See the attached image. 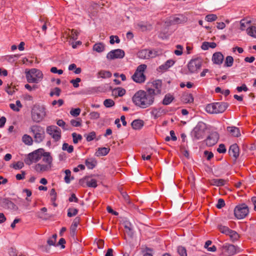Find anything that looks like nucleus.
Segmentation results:
<instances>
[{
	"label": "nucleus",
	"instance_id": "9",
	"mask_svg": "<svg viewBox=\"0 0 256 256\" xmlns=\"http://www.w3.org/2000/svg\"><path fill=\"white\" fill-rule=\"evenodd\" d=\"M206 126L203 122H199L192 132V136L197 140L202 138L205 134Z\"/></svg>",
	"mask_w": 256,
	"mask_h": 256
},
{
	"label": "nucleus",
	"instance_id": "40",
	"mask_svg": "<svg viewBox=\"0 0 256 256\" xmlns=\"http://www.w3.org/2000/svg\"><path fill=\"white\" fill-rule=\"evenodd\" d=\"M62 150L68 152V153H72L74 150V147L72 145H69L68 143H64L62 146Z\"/></svg>",
	"mask_w": 256,
	"mask_h": 256
},
{
	"label": "nucleus",
	"instance_id": "42",
	"mask_svg": "<svg viewBox=\"0 0 256 256\" xmlns=\"http://www.w3.org/2000/svg\"><path fill=\"white\" fill-rule=\"evenodd\" d=\"M82 120L80 118H78L76 120H72L70 122V124L74 127L80 126L82 125Z\"/></svg>",
	"mask_w": 256,
	"mask_h": 256
},
{
	"label": "nucleus",
	"instance_id": "32",
	"mask_svg": "<svg viewBox=\"0 0 256 256\" xmlns=\"http://www.w3.org/2000/svg\"><path fill=\"white\" fill-rule=\"evenodd\" d=\"M34 136V141L36 143H40L43 141L45 137V132H43L39 134H37Z\"/></svg>",
	"mask_w": 256,
	"mask_h": 256
},
{
	"label": "nucleus",
	"instance_id": "27",
	"mask_svg": "<svg viewBox=\"0 0 256 256\" xmlns=\"http://www.w3.org/2000/svg\"><path fill=\"white\" fill-rule=\"evenodd\" d=\"M126 94V90L122 88H118L112 90V94L116 97L122 96Z\"/></svg>",
	"mask_w": 256,
	"mask_h": 256
},
{
	"label": "nucleus",
	"instance_id": "61",
	"mask_svg": "<svg viewBox=\"0 0 256 256\" xmlns=\"http://www.w3.org/2000/svg\"><path fill=\"white\" fill-rule=\"evenodd\" d=\"M96 138V133L94 132H90L86 136V140L88 142Z\"/></svg>",
	"mask_w": 256,
	"mask_h": 256
},
{
	"label": "nucleus",
	"instance_id": "18",
	"mask_svg": "<svg viewBox=\"0 0 256 256\" xmlns=\"http://www.w3.org/2000/svg\"><path fill=\"white\" fill-rule=\"evenodd\" d=\"M187 18L183 15L172 16L170 18V22L172 24H176L186 22Z\"/></svg>",
	"mask_w": 256,
	"mask_h": 256
},
{
	"label": "nucleus",
	"instance_id": "26",
	"mask_svg": "<svg viewBox=\"0 0 256 256\" xmlns=\"http://www.w3.org/2000/svg\"><path fill=\"white\" fill-rule=\"evenodd\" d=\"M110 150V148H99L96 152V156H106L109 152Z\"/></svg>",
	"mask_w": 256,
	"mask_h": 256
},
{
	"label": "nucleus",
	"instance_id": "4",
	"mask_svg": "<svg viewBox=\"0 0 256 256\" xmlns=\"http://www.w3.org/2000/svg\"><path fill=\"white\" fill-rule=\"evenodd\" d=\"M228 106V104L224 102H214L206 105L205 109L209 114H217L224 112Z\"/></svg>",
	"mask_w": 256,
	"mask_h": 256
},
{
	"label": "nucleus",
	"instance_id": "43",
	"mask_svg": "<svg viewBox=\"0 0 256 256\" xmlns=\"http://www.w3.org/2000/svg\"><path fill=\"white\" fill-rule=\"evenodd\" d=\"M219 230L222 234H228V232H230V229L228 227L226 226H224L222 225H220L218 226Z\"/></svg>",
	"mask_w": 256,
	"mask_h": 256
},
{
	"label": "nucleus",
	"instance_id": "54",
	"mask_svg": "<svg viewBox=\"0 0 256 256\" xmlns=\"http://www.w3.org/2000/svg\"><path fill=\"white\" fill-rule=\"evenodd\" d=\"M176 48L178 50H175L174 53L176 56H181L182 54V46L181 45L178 44L176 46Z\"/></svg>",
	"mask_w": 256,
	"mask_h": 256
},
{
	"label": "nucleus",
	"instance_id": "37",
	"mask_svg": "<svg viewBox=\"0 0 256 256\" xmlns=\"http://www.w3.org/2000/svg\"><path fill=\"white\" fill-rule=\"evenodd\" d=\"M174 98L170 94H167L165 96L163 100L162 104L164 105H168L172 102Z\"/></svg>",
	"mask_w": 256,
	"mask_h": 256
},
{
	"label": "nucleus",
	"instance_id": "50",
	"mask_svg": "<svg viewBox=\"0 0 256 256\" xmlns=\"http://www.w3.org/2000/svg\"><path fill=\"white\" fill-rule=\"evenodd\" d=\"M61 90L59 88H55L52 91L50 92V96H52L54 95L56 96H60V94Z\"/></svg>",
	"mask_w": 256,
	"mask_h": 256
},
{
	"label": "nucleus",
	"instance_id": "10",
	"mask_svg": "<svg viewBox=\"0 0 256 256\" xmlns=\"http://www.w3.org/2000/svg\"><path fill=\"white\" fill-rule=\"evenodd\" d=\"M202 65V60L200 58H196L190 60L188 64V70L191 73H194L200 69Z\"/></svg>",
	"mask_w": 256,
	"mask_h": 256
},
{
	"label": "nucleus",
	"instance_id": "6",
	"mask_svg": "<svg viewBox=\"0 0 256 256\" xmlns=\"http://www.w3.org/2000/svg\"><path fill=\"white\" fill-rule=\"evenodd\" d=\"M44 151L43 148H39L29 154L24 160L25 163L28 165H30L34 162H38L42 158Z\"/></svg>",
	"mask_w": 256,
	"mask_h": 256
},
{
	"label": "nucleus",
	"instance_id": "24",
	"mask_svg": "<svg viewBox=\"0 0 256 256\" xmlns=\"http://www.w3.org/2000/svg\"><path fill=\"white\" fill-rule=\"evenodd\" d=\"M43 132H44V128L38 125H33L30 128V132H32L33 136Z\"/></svg>",
	"mask_w": 256,
	"mask_h": 256
},
{
	"label": "nucleus",
	"instance_id": "57",
	"mask_svg": "<svg viewBox=\"0 0 256 256\" xmlns=\"http://www.w3.org/2000/svg\"><path fill=\"white\" fill-rule=\"evenodd\" d=\"M137 28L142 31L146 30L148 28L147 25L143 22H140L136 24Z\"/></svg>",
	"mask_w": 256,
	"mask_h": 256
},
{
	"label": "nucleus",
	"instance_id": "25",
	"mask_svg": "<svg viewBox=\"0 0 256 256\" xmlns=\"http://www.w3.org/2000/svg\"><path fill=\"white\" fill-rule=\"evenodd\" d=\"M4 206L6 208L16 210H18V206L12 201L8 199H4L3 200Z\"/></svg>",
	"mask_w": 256,
	"mask_h": 256
},
{
	"label": "nucleus",
	"instance_id": "16",
	"mask_svg": "<svg viewBox=\"0 0 256 256\" xmlns=\"http://www.w3.org/2000/svg\"><path fill=\"white\" fill-rule=\"evenodd\" d=\"M138 56L142 59H148L155 57L156 54L155 52L146 49L142 50L137 54Z\"/></svg>",
	"mask_w": 256,
	"mask_h": 256
},
{
	"label": "nucleus",
	"instance_id": "28",
	"mask_svg": "<svg viewBox=\"0 0 256 256\" xmlns=\"http://www.w3.org/2000/svg\"><path fill=\"white\" fill-rule=\"evenodd\" d=\"M131 125L134 129L140 130L142 127L144 125V122L142 120H136L132 122Z\"/></svg>",
	"mask_w": 256,
	"mask_h": 256
},
{
	"label": "nucleus",
	"instance_id": "52",
	"mask_svg": "<svg viewBox=\"0 0 256 256\" xmlns=\"http://www.w3.org/2000/svg\"><path fill=\"white\" fill-rule=\"evenodd\" d=\"M110 44H114V42H116L117 44H118L120 42V40L119 38L116 36H110Z\"/></svg>",
	"mask_w": 256,
	"mask_h": 256
},
{
	"label": "nucleus",
	"instance_id": "38",
	"mask_svg": "<svg viewBox=\"0 0 256 256\" xmlns=\"http://www.w3.org/2000/svg\"><path fill=\"white\" fill-rule=\"evenodd\" d=\"M98 76L103 78H108L112 76V74L109 71L100 70L98 73Z\"/></svg>",
	"mask_w": 256,
	"mask_h": 256
},
{
	"label": "nucleus",
	"instance_id": "31",
	"mask_svg": "<svg viewBox=\"0 0 256 256\" xmlns=\"http://www.w3.org/2000/svg\"><path fill=\"white\" fill-rule=\"evenodd\" d=\"M174 62L172 60H168L164 64L159 66V69L166 70L174 65Z\"/></svg>",
	"mask_w": 256,
	"mask_h": 256
},
{
	"label": "nucleus",
	"instance_id": "11",
	"mask_svg": "<svg viewBox=\"0 0 256 256\" xmlns=\"http://www.w3.org/2000/svg\"><path fill=\"white\" fill-rule=\"evenodd\" d=\"M46 132L50 135L55 141H58L61 138V132L59 128L55 126H50L46 128Z\"/></svg>",
	"mask_w": 256,
	"mask_h": 256
},
{
	"label": "nucleus",
	"instance_id": "45",
	"mask_svg": "<svg viewBox=\"0 0 256 256\" xmlns=\"http://www.w3.org/2000/svg\"><path fill=\"white\" fill-rule=\"evenodd\" d=\"M78 212V210L75 208H70L68 210V217H72L76 216Z\"/></svg>",
	"mask_w": 256,
	"mask_h": 256
},
{
	"label": "nucleus",
	"instance_id": "49",
	"mask_svg": "<svg viewBox=\"0 0 256 256\" xmlns=\"http://www.w3.org/2000/svg\"><path fill=\"white\" fill-rule=\"evenodd\" d=\"M218 17L216 14H210L206 16V20L208 22L215 21Z\"/></svg>",
	"mask_w": 256,
	"mask_h": 256
},
{
	"label": "nucleus",
	"instance_id": "51",
	"mask_svg": "<svg viewBox=\"0 0 256 256\" xmlns=\"http://www.w3.org/2000/svg\"><path fill=\"white\" fill-rule=\"evenodd\" d=\"M66 176L64 177V180L65 182L67 184H68L70 182V176L71 175V172L70 170H66L64 171Z\"/></svg>",
	"mask_w": 256,
	"mask_h": 256
},
{
	"label": "nucleus",
	"instance_id": "14",
	"mask_svg": "<svg viewBox=\"0 0 256 256\" xmlns=\"http://www.w3.org/2000/svg\"><path fill=\"white\" fill-rule=\"evenodd\" d=\"M222 254L226 256H232L236 253V249L234 246L230 244H225L221 248Z\"/></svg>",
	"mask_w": 256,
	"mask_h": 256
},
{
	"label": "nucleus",
	"instance_id": "59",
	"mask_svg": "<svg viewBox=\"0 0 256 256\" xmlns=\"http://www.w3.org/2000/svg\"><path fill=\"white\" fill-rule=\"evenodd\" d=\"M81 81L80 78H77L75 80H72L70 82L73 84L74 88H78L79 86L78 83Z\"/></svg>",
	"mask_w": 256,
	"mask_h": 256
},
{
	"label": "nucleus",
	"instance_id": "8",
	"mask_svg": "<svg viewBox=\"0 0 256 256\" xmlns=\"http://www.w3.org/2000/svg\"><path fill=\"white\" fill-rule=\"evenodd\" d=\"M248 206L246 204H242L236 206L234 210V214L238 219H242L248 214Z\"/></svg>",
	"mask_w": 256,
	"mask_h": 256
},
{
	"label": "nucleus",
	"instance_id": "63",
	"mask_svg": "<svg viewBox=\"0 0 256 256\" xmlns=\"http://www.w3.org/2000/svg\"><path fill=\"white\" fill-rule=\"evenodd\" d=\"M50 195L52 196L51 200L52 201H55L56 198V192L54 188L50 190Z\"/></svg>",
	"mask_w": 256,
	"mask_h": 256
},
{
	"label": "nucleus",
	"instance_id": "15",
	"mask_svg": "<svg viewBox=\"0 0 256 256\" xmlns=\"http://www.w3.org/2000/svg\"><path fill=\"white\" fill-rule=\"evenodd\" d=\"M162 81L156 80L152 83L151 87L148 88V90H152L154 92L152 95L155 97L156 95L161 94Z\"/></svg>",
	"mask_w": 256,
	"mask_h": 256
},
{
	"label": "nucleus",
	"instance_id": "60",
	"mask_svg": "<svg viewBox=\"0 0 256 256\" xmlns=\"http://www.w3.org/2000/svg\"><path fill=\"white\" fill-rule=\"evenodd\" d=\"M225 206V202L223 199L220 198L218 200V203L216 204V207L218 208H221Z\"/></svg>",
	"mask_w": 256,
	"mask_h": 256
},
{
	"label": "nucleus",
	"instance_id": "17",
	"mask_svg": "<svg viewBox=\"0 0 256 256\" xmlns=\"http://www.w3.org/2000/svg\"><path fill=\"white\" fill-rule=\"evenodd\" d=\"M219 138L218 134L216 132L212 133L206 140V144L208 146L214 145Z\"/></svg>",
	"mask_w": 256,
	"mask_h": 256
},
{
	"label": "nucleus",
	"instance_id": "13",
	"mask_svg": "<svg viewBox=\"0 0 256 256\" xmlns=\"http://www.w3.org/2000/svg\"><path fill=\"white\" fill-rule=\"evenodd\" d=\"M79 184L83 187L88 186L95 188L98 186L96 180L88 176H86L84 178L80 179L79 181Z\"/></svg>",
	"mask_w": 256,
	"mask_h": 256
},
{
	"label": "nucleus",
	"instance_id": "23",
	"mask_svg": "<svg viewBox=\"0 0 256 256\" xmlns=\"http://www.w3.org/2000/svg\"><path fill=\"white\" fill-rule=\"evenodd\" d=\"M224 56L221 52H215L212 56V61L216 64H220L224 60Z\"/></svg>",
	"mask_w": 256,
	"mask_h": 256
},
{
	"label": "nucleus",
	"instance_id": "35",
	"mask_svg": "<svg viewBox=\"0 0 256 256\" xmlns=\"http://www.w3.org/2000/svg\"><path fill=\"white\" fill-rule=\"evenodd\" d=\"M85 164L89 169H92L96 164V162L94 159L90 158L86 160Z\"/></svg>",
	"mask_w": 256,
	"mask_h": 256
},
{
	"label": "nucleus",
	"instance_id": "3",
	"mask_svg": "<svg viewBox=\"0 0 256 256\" xmlns=\"http://www.w3.org/2000/svg\"><path fill=\"white\" fill-rule=\"evenodd\" d=\"M26 80L29 83L37 84L42 81L44 75L41 70L36 68H32L25 72Z\"/></svg>",
	"mask_w": 256,
	"mask_h": 256
},
{
	"label": "nucleus",
	"instance_id": "46",
	"mask_svg": "<svg viewBox=\"0 0 256 256\" xmlns=\"http://www.w3.org/2000/svg\"><path fill=\"white\" fill-rule=\"evenodd\" d=\"M72 136L74 144H77L79 140L82 139V136L80 134H76L75 132L72 134Z\"/></svg>",
	"mask_w": 256,
	"mask_h": 256
},
{
	"label": "nucleus",
	"instance_id": "19",
	"mask_svg": "<svg viewBox=\"0 0 256 256\" xmlns=\"http://www.w3.org/2000/svg\"><path fill=\"white\" fill-rule=\"evenodd\" d=\"M226 130L229 134L234 137L238 138L241 135L240 128L235 126H228Z\"/></svg>",
	"mask_w": 256,
	"mask_h": 256
},
{
	"label": "nucleus",
	"instance_id": "39",
	"mask_svg": "<svg viewBox=\"0 0 256 256\" xmlns=\"http://www.w3.org/2000/svg\"><path fill=\"white\" fill-rule=\"evenodd\" d=\"M227 235L229 236L231 240L233 241L237 240L239 238L238 234L236 232L232 230H230Z\"/></svg>",
	"mask_w": 256,
	"mask_h": 256
},
{
	"label": "nucleus",
	"instance_id": "62",
	"mask_svg": "<svg viewBox=\"0 0 256 256\" xmlns=\"http://www.w3.org/2000/svg\"><path fill=\"white\" fill-rule=\"evenodd\" d=\"M219 153H225L226 152V148L224 144H220L217 150Z\"/></svg>",
	"mask_w": 256,
	"mask_h": 256
},
{
	"label": "nucleus",
	"instance_id": "53",
	"mask_svg": "<svg viewBox=\"0 0 256 256\" xmlns=\"http://www.w3.org/2000/svg\"><path fill=\"white\" fill-rule=\"evenodd\" d=\"M24 164L22 162H17L12 164V168L15 170H20L23 168Z\"/></svg>",
	"mask_w": 256,
	"mask_h": 256
},
{
	"label": "nucleus",
	"instance_id": "41",
	"mask_svg": "<svg viewBox=\"0 0 256 256\" xmlns=\"http://www.w3.org/2000/svg\"><path fill=\"white\" fill-rule=\"evenodd\" d=\"M234 62V58L232 56H228L226 57L224 66L227 67H230L232 66Z\"/></svg>",
	"mask_w": 256,
	"mask_h": 256
},
{
	"label": "nucleus",
	"instance_id": "36",
	"mask_svg": "<svg viewBox=\"0 0 256 256\" xmlns=\"http://www.w3.org/2000/svg\"><path fill=\"white\" fill-rule=\"evenodd\" d=\"M251 23V21L250 20H242L240 22V29L242 30H245L246 28H247L248 26H250V24Z\"/></svg>",
	"mask_w": 256,
	"mask_h": 256
},
{
	"label": "nucleus",
	"instance_id": "30",
	"mask_svg": "<svg viewBox=\"0 0 256 256\" xmlns=\"http://www.w3.org/2000/svg\"><path fill=\"white\" fill-rule=\"evenodd\" d=\"M105 45L102 42L94 44L93 46V50L98 52H102L104 50Z\"/></svg>",
	"mask_w": 256,
	"mask_h": 256
},
{
	"label": "nucleus",
	"instance_id": "2",
	"mask_svg": "<svg viewBox=\"0 0 256 256\" xmlns=\"http://www.w3.org/2000/svg\"><path fill=\"white\" fill-rule=\"evenodd\" d=\"M42 160L34 166V170L38 172H43L51 170L52 166V158L49 152L44 151Z\"/></svg>",
	"mask_w": 256,
	"mask_h": 256
},
{
	"label": "nucleus",
	"instance_id": "7",
	"mask_svg": "<svg viewBox=\"0 0 256 256\" xmlns=\"http://www.w3.org/2000/svg\"><path fill=\"white\" fill-rule=\"evenodd\" d=\"M146 68V65L144 64H140L138 66L135 72L132 76L133 80L137 83L144 82L146 80V76L144 72Z\"/></svg>",
	"mask_w": 256,
	"mask_h": 256
},
{
	"label": "nucleus",
	"instance_id": "22",
	"mask_svg": "<svg viewBox=\"0 0 256 256\" xmlns=\"http://www.w3.org/2000/svg\"><path fill=\"white\" fill-rule=\"evenodd\" d=\"M80 218L79 217L76 218L70 228V234L72 236L74 237L76 234V232L77 226L80 222Z\"/></svg>",
	"mask_w": 256,
	"mask_h": 256
},
{
	"label": "nucleus",
	"instance_id": "34",
	"mask_svg": "<svg viewBox=\"0 0 256 256\" xmlns=\"http://www.w3.org/2000/svg\"><path fill=\"white\" fill-rule=\"evenodd\" d=\"M246 32L250 36L256 38V26H250L246 28Z\"/></svg>",
	"mask_w": 256,
	"mask_h": 256
},
{
	"label": "nucleus",
	"instance_id": "5",
	"mask_svg": "<svg viewBox=\"0 0 256 256\" xmlns=\"http://www.w3.org/2000/svg\"><path fill=\"white\" fill-rule=\"evenodd\" d=\"M46 108L42 106L35 105L32 110V118L34 122H40L46 116Z\"/></svg>",
	"mask_w": 256,
	"mask_h": 256
},
{
	"label": "nucleus",
	"instance_id": "56",
	"mask_svg": "<svg viewBox=\"0 0 256 256\" xmlns=\"http://www.w3.org/2000/svg\"><path fill=\"white\" fill-rule=\"evenodd\" d=\"M78 32L76 30H72L71 31V34H68L69 37L74 40H76L78 38Z\"/></svg>",
	"mask_w": 256,
	"mask_h": 256
},
{
	"label": "nucleus",
	"instance_id": "12",
	"mask_svg": "<svg viewBox=\"0 0 256 256\" xmlns=\"http://www.w3.org/2000/svg\"><path fill=\"white\" fill-rule=\"evenodd\" d=\"M124 52L121 49H116L110 51L106 55L108 60L122 58L124 56Z\"/></svg>",
	"mask_w": 256,
	"mask_h": 256
},
{
	"label": "nucleus",
	"instance_id": "33",
	"mask_svg": "<svg viewBox=\"0 0 256 256\" xmlns=\"http://www.w3.org/2000/svg\"><path fill=\"white\" fill-rule=\"evenodd\" d=\"M22 141L24 143L28 146H31L33 143V140L32 138L26 134H25L22 136Z\"/></svg>",
	"mask_w": 256,
	"mask_h": 256
},
{
	"label": "nucleus",
	"instance_id": "20",
	"mask_svg": "<svg viewBox=\"0 0 256 256\" xmlns=\"http://www.w3.org/2000/svg\"><path fill=\"white\" fill-rule=\"evenodd\" d=\"M168 112L166 110L160 108H153L150 112L152 115L154 116V119H156L162 115H164Z\"/></svg>",
	"mask_w": 256,
	"mask_h": 256
},
{
	"label": "nucleus",
	"instance_id": "58",
	"mask_svg": "<svg viewBox=\"0 0 256 256\" xmlns=\"http://www.w3.org/2000/svg\"><path fill=\"white\" fill-rule=\"evenodd\" d=\"M80 109L79 108L72 109L70 111V114L74 116H78L80 114Z\"/></svg>",
	"mask_w": 256,
	"mask_h": 256
},
{
	"label": "nucleus",
	"instance_id": "48",
	"mask_svg": "<svg viewBox=\"0 0 256 256\" xmlns=\"http://www.w3.org/2000/svg\"><path fill=\"white\" fill-rule=\"evenodd\" d=\"M104 104L106 108H110L114 106V102L111 99H106L104 102Z\"/></svg>",
	"mask_w": 256,
	"mask_h": 256
},
{
	"label": "nucleus",
	"instance_id": "44",
	"mask_svg": "<svg viewBox=\"0 0 256 256\" xmlns=\"http://www.w3.org/2000/svg\"><path fill=\"white\" fill-rule=\"evenodd\" d=\"M183 100L186 103H190L194 101L192 96L191 94H187L183 96Z\"/></svg>",
	"mask_w": 256,
	"mask_h": 256
},
{
	"label": "nucleus",
	"instance_id": "1",
	"mask_svg": "<svg viewBox=\"0 0 256 256\" xmlns=\"http://www.w3.org/2000/svg\"><path fill=\"white\" fill-rule=\"evenodd\" d=\"M152 90H139L132 98V101L135 106L141 108H146L152 106L154 102L155 97L152 95Z\"/></svg>",
	"mask_w": 256,
	"mask_h": 256
},
{
	"label": "nucleus",
	"instance_id": "29",
	"mask_svg": "<svg viewBox=\"0 0 256 256\" xmlns=\"http://www.w3.org/2000/svg\"><path fill=\"white\" fill-rule=\"evenodd\" d=\"M226 182V180L224 179H213L210 182V184L216 186H224Z\"/></svg>",
	"mask_w": 256,
	"mask_h": 256
},
{
	"label": "nucleus",
	"instance_id": "55",
	"mask_svg": "<svg viewBox=\"0 0 256 256\" xmlns=\"http://www.w3.org/2000/svg\"><path fill=\"white\" fill-rule=\"evenodd\" d=\"M100 114L98 112H92L90 114V118L92 120H96L100 118Z\"/></svg>",
	"mask_w": 256,
	"mask_h": 256
},
{
	"label": "nucleus",
	"instance_id": "47",
	"mask_svg": "<svg viewBox=\"0 0 256 256\" xmlns=\"http://www.w3.org/2000/svg\"><path fill=\"white\" fill-rule=\"evenodd\" d=\"M178 252L180 256H187L186 249L182 246L178 248Z\"/></svg>",
	"mask_w": 256,
	"mask_h": 256
},
{
	"label": "nucleus",
	"instance_id": "21",
	"mask_svg": "<svg viewBox=\"0 0 256 256\" xmlns=\"http://www.w3.org/2000/svg\"><path fill=\"white\" fill-rule=\"evenodd\" d=\"M228 152L230 156L236 158L239 156V148L238 145L236 144H234L230 146Z\"/></svg>",
	"mask_w": 256,
	"mask_h": 256
},
{
	"label": "nucleus",
	"instance_id": "64",
	"mask_svg": "<svg viewBox=\"0 0 256 256\" xmlns=\"http://www.w3.org/2000/svg\"><path fill=\"white\" fill-rule=\"evenodd\" d=\"M236 90L238 92H240L242 90H244V92H246L248 90V88L245 84H243L240 86H238L236 88Z\"/></svg>",
	"mask_w": 256,
	"mask_h": 256
}]
</instances>
